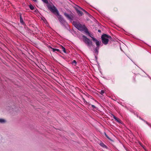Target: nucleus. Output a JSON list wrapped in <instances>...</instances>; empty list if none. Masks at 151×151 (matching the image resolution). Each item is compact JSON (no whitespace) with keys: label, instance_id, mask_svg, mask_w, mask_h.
I'll return each instance as SVG.
<instances>
[{"label":"nucleus","instance_id":"obj_1","mask_svg":"<svg viewBox=\"0 0 151 151\" xmlns=\"http://www.w3.org/2000/svg\"><path fill=\"white\" fill-rule=\"evenodd\" d=\"M112 39L111 36L106 34L102 35L101 36L102 42L105 45L107 44L109 41V39L111 40Z\"/></svg>","mask_w":151,"mask_h":151},{"label":"nucleus","instance_id":"obj_2","mask_svg":"<svg viewBox=\"0 0 151 151\" xmlns=\"http://www.w3.org/2000/svg\"><path fill=\"white\" fill-rule=\"evenodd\" d=\"M47 8L53 13L55 14H56L57 15H59V13L58 11L55 7L52 4H48L47 5Z\"/></svg>","mask_w":151,"mask_h":151},{"label":"nucleus","instance_id":"obj_3","mask_svg":"<svg viewBox=\"0 0 151 151\" xmlns=\"http://www.w3.org/2000/svg\"><path fill=\"white\" fill-rule=\"evenodd\" d=\"M58 18L61 25L68 30H69V27L68 24L62 16L61 15H59Z\"/></svg>","mask_w":151,"mask_h":151},{"label":"nucleus","instance_id":"obj_4","mask_svg":"<svg viewBox=\"0 0 151 151\" xmlns=\"http://www.w3.org/2000/svg\"><path fill=\"white\" fill-rule=\"evenodd\" d=\"M83 40L85 44L88 47H91L92 45V42L85 35L82 36Z\"/></svg>","mask_w":151,"mask_h":151},{"label":"nucleus","instance_id":"obj_5","mask_svg":"<svg viewBox=\"0 0 151 151\" xmlns=\"http://www.w3.org/2000/svg\"><path fill=\"white\" fill-rule=\"evenodd\" d=\"M76 28L80 31H84L85 32V31L87 28L86 27L84 24H82L80 23H76Z\"/></svg>","mask_w":151,"mask_h":151},{"label":"nucleus","instance_id":"obj_6","mask_svg":"<svg viewBox=\"0 0 151 151\" xmlns=\"http://www.w3.org/2000/svg\"><path fill=\"white\" fill-rule=\"evenodd\" d=\"M81 9L82 8L76 5V12L79 16H81L83 14L81 11Z\"/></svg>","mask_w":151,"mask_h":151},{"label":"nucleus","instance_id":"obj_7","mask_svg":"<svg viewBox=\"0 0 151 151\" xmlns=\"http://www.w3.org/2000/svg\"><path fill=\"white\" fill-rule=\"evenodd\" d=\"M65 16L70 20L72 21L73 20V17L72 16L66 13H64Z\"/></svg>","mask_w":151,"mask_h":151},{"label":"nucleus","instance_id":"obj_8","mask_svg":"<svg viewBox=\"0 0 151 151\" xmlns=\"http://www.w3.org/2000/svg\"><path fill=\"white\" fill-rule=\"evenodd\" d=\"M92 40L93 41L95 42L96 44V46L98 47H99L100 46V44L101 43V42L98 41L95 38H93Z\"/></svg>","mask_w":151,"mask_h":151},{"label":"nucleus","instance_id":"obj_9","mask_svg":"<svg viewBox=\"0 0 151 151\" xmlns=\"http://www.w3.org/2000/svg\"><path fill=\"white\" fill-rule=\"evenodd\" d=\"M85 33H86V35H88L89 36L91 37L92 39L93 38H94L93 37V35L90 33L88 31V29H86V30L85 31Z\"/></svg>","mask_w":151,"mask_h":151},{"label":"nucleus","instance_id":"obj_10","mask_svg":"<svg viewBox=\"0 0 151 151\" xmlns=\"http://www.w3.org/2000/svg\"><path fill=\"white\" fill-rule=\"evenodd\" d=\"M6 122V121L5 119L0 118V123L3 124L5 123Z\"/></svg>","mask_w":151,"mask_h":151},{"label":"nucleus","instance_id":"obj_11","mask_svg":"<svg viewBox=\"0 0 151 151\" xmlns=\"http://www.w3.org/2000/svg\"><path fill=\"white\" fill-rule=\"evenodd\" d=\"M81 99H82L83 101L86 104H89V103L86 101L85 99L83 97L82 95H80Z\"/></svg>","mask_w":151,"mask_h":151},{"label":"nucleus","instance_id":"obj_12","mask_svg":"<svg viewBox=\"0 0 151 151\" xmlns=\"http://www.w3.org/2000/svg\"><path fill=\"white\" fill-rule=\"evenodd\" d=\"M50 48L52 49L53 51L54 52H55V51H57L58 52H60V50L59 49H54V48H52V47H50Z\"/></svg>","mask_w":151,"mask_h":151},{"label":"nucleus","instance_id":"obj_13","mask_svg":"<svg viewBox=\"0 0 151 151\" xmlns=\"http://www.w3.org/2000/svg\"><path fill=\"white\" fill-rule=\"evenodd\" d=\"M142 120H143L147 124L148 126H149L150 127H151V124H149L148 123L147 121L145 120H143L142 119Z\"/></svg>","mask_w":151,"mask_h":151},{"label":"nucleus","instance_id":"obj_14","mask_svg":"<svg viewBox=\"0 0 151 151\" xmlns=\"http://www.w3.org/2000/svg\"><path fill=\"white\" fill-rule=\"evenodd\" d=\"M142 120H143L147 124L148 126H149L150 127H151V124H149L148 123L147 121L145 120H143L142 119Z\"/></svg>","mask_w":151,"mask_h":151},{"label":"nucleus","instance_id":"obj_15","mask_svg":"<svg viewBox=\"0 0 151 151\" xmlns=\"http://www.w3.org/2000/svg\"><path fill=\"white\" fill-rule=\"evenodd\" d=\"M29 7L30 9L32 10H33L34 9V7L31 4H30L29 5Z\"/></svg>","mask_w":151,"mask_h":151},{"label":"nucleus","instance_id":"obj_16","mask_svg":"<svg viewBox=\"0 0 151 151\" xmlns=\"http://www.w3.org/2000/svg\"><path fill=\"white\" fill-rule=\"evenodd\" d=\"M20 22L22 24H24V22L23 19H20Z\"/></svg>","mask_w":151,"mask_h":151},{"label":"nucleus","instance_id":"obj_17","mask_svg":"<svg viewBox=\"0 0 151 151\" xmlns=\"http://www.w3.org/2000/svg\"><path fill=\"white\" fill-rule=\"evenodd\" d=\"M42 1L44 3L48 4V0H42Z\"/></svg>","mask_w":151,"mask_h":151},{"label":"nucleus","instance_id":"obj_18","mask_svg":"<svg viewBox=\"0 0 151 151\" xmlns=\"http://www.w3.org/2000/svg\"><path fill=\"white\" fill-rule=\"evenodd\" d=\"M62 49L63 50V51L65 52V53H66V50H65V48L64 47H63V46H62Z\"/></svg>","mask_w":151,"mask_h":151},{"label":"nucleus","instance_id":"obj_19","mask_svg":"<svg viewBox=\"0 0 151 151\" xmlns=\"http://www.w3.org/2000/svg\"><path fill=\"white\" fill-rule=\"evenodd\" d=\"M81 10L82 11H83V12H84L86 14H88L89 13L88 12H87V11H86V10H85L84 9H81Z\"/></svg>","mask_w":151,"mask_h":151},{"label":"nucleus","instance_id":"obj_20","mask_svg":"<svg viewBox=\"0 0 151 151\" xmlns=\"http://www.w3.org/2000/svg\"><path fill=\"white\" fill-rule=\"evenodd\" d=\"M114 10L115 12L117 11L118 10V9L117 7H114Z\"/></svg>","mask_w":151,"mask_h":151},{"label":"nucleus","instance_id":"obj_21","mask_svg":"<svg viewBox=\"0 0 151 151\" xmlns=\"http://www.w3.org/2000/svg\"><path fill=\"white\" fill-rule=\"evenodd\" d=\"M76 91H79L81 92V91H82L79 88H77V87H76Z\"/></svg>","mask_w":151,"mask_h":151},{"label":"nucleus","instance_id":"obj_22","mask_svg":"<svg viewBox=\"0 0 151 151\" xmlns=\"http://www.w3.org/2000/svg\"><path fill=\"white\" fill-rule=\"evenodd\" d=\"M117 122L119 123H121V121L119 119L117 118L115 120Z\"/></svg>","mask_w":151,"mask_h":151},{"label":"nucleus","instance_id":"obj_23","mask_svg":"<svg viewBox=\"0 0 151 151\" xmlns=\"http://www.w3.org/2000/svg\"><path fill=\"white\" fill-rule=\"evenodd\" d=\"M105 92V91L103 90H102L99 93L103 95Z\"/></svg>","mask_w":151,"mask_h":151},{"label":"nucleus","instance_id":"obj_24","mask_svg":"<svg viewBox=\"0 0 151 151\" xmlns=\"http://www.w3.org/2000/svg\"><path fill=\"white\" fill-rule=\"evenodd\" d=\"M101 145L103 147H106V146L104 143H103L101 144Z\"/></svg>","mask_w":151,"mask_h":151},{"label":"nucleus","instance_id":"obj_25","mask_svg":"<svg viewBox=\"0 0 151 151\" xmlns=\"http://www.w3.org/2000/svg\"><path fill=\"white\" fill-rule=\"evenodd\" d=\"M105 136H106V137L109 139V140H111V139L110 138V137L107 135L105 133Z\"/></svg>","mask_w":151,"mask_h":151},{"label":"nucleus","instance_id":"obj_26","mask_svg":"<svg viewBox=\"0 0 151 151\" xmlns=\"http://www.w3.org/2000/svg\"><path fill=\"white\" fill-rule=\"evenodd\" d=\"M91 106L93 109L96 108V106L93 105H91Z\"/></svg>","mask_w":151,"mask_h":151},{"label":"nucleus","instance_id":"obj_27","mask_svg":"<svg viewBox=\"0 0 151 151\" xmlns=\"http://www.w3.org/2000/svg\"><path fill=\"white\" fill-rule=\"evenodd\" d=\"M112 115H113V118L115 119V120L117 118L115 116H114V115H113V114H112Z\"/></svg>","mask_w":151,"mask_h":151},{"label":"nucleus","instance_id":"obj_28","mask_svg":"<svg viewBox=\"0 0 151 151\" xmlns=\"http://www.w3.org/2000/svg\"><path fill=\"white\" fill-rule=\"evenodd\" d=\"M73 25L74 26L76 27V23L74 22H73Z\"/></svg>","mask_w":151,"mask_h":151},{"label":"nucleus","instance_id":"obj_29","mask_svg":"<svg viewBox=\"0 0 151 151\" xmlns=\"http://www.w3.org/2000/svg\"><path fill=\"white\" fill-rule=\"evenodd\" d=\"M99 47H98L97 46L96 47V50H99Z\"/></svg>","mask_w":151,"mask_h":151},{"label":"nucleus","instance_id":"obj_30","mask_svg":"<svg viewBox=\"0 0 151 151\" xmlns=\"http://www.w3.org/2000/svg\"><path fill=\"white\" fill-rule=\"evenodd\" d=\"M20 19H22V15L21 14H20Z\"/></svg>","mask_w":151,"mask_h":151},{"label":"nucleus","instance_id":"obj_31","mask_svg":"<svg viewBox=\"0 0 151 151\" xmlns=\"http://www.w3.org/2000/svg\"><path fill=\"white\" fill-rule=\"evenodd\" d=\"M73 63H74L76 64V60H74L73 62Z\"/></svg>","mask_w":151,"mask_h":151},{"label":"nucleus","instance_id":"obj_32","mask_svg":"<svg viewBox=\"0 0 151 151\" xmlns=\"http://www.w3.org/2000/svg\"><path fill=\"white\" fill-rule=\"evenodd\" d=\"M95 51H96V52H97V53L98 52V50H95Z\"/></svg>","mask_w":151,"mask_h":151},{"label":"nucleus","instance_id":"obj_33","mask_svg":"<svg viewBox=\"0 0 151 151\" xmlns=\"http://www.w3.org/2000/svg\"><path fill=\"white\" fill-rule=\"evenodd\" d=\"M98 31L99 32H101V30H99H99H98Z\"/></svg>","mask_w":151,"mask_h":151},{"label":"nucleus","instance_id":"obj_34","mask_svg":"<svg viewBox=\"0 0 151 151\" xmlns=\"http://www.w3.org/2000/svg\"><path fill=\"white\" fill-rule=\"evenodd\" d=\"M33 1H34L35 2L37 1V0H33Z\"/></svg>","mask_w":151,"mask_h":151},{"label":"nucleus","instance_id":"obj_35","mask_svg":"<svg viewBox=\"0 0 151 151\" xmlns=\"http://www.w3.org/2000/svg\"><path fill=\"white\" fill-rule=\"evenodd\" d=\"M80 95V94L79 93H78L77 94V95Z\"/></svg>","mask_w":151,"mask_h":151},{"label":"nucleus","instance_id":"obj_36","mask_svg":"<svg viewBox=\"0 0 151 151\" xmlns=\"http://www.w3.org/2000/svg\"><path fill=\"white\" fill-rule=\"evenodd\" d=\"M77 68H78V67H76V69H77Z\"/></svg>","mask_w":151,"mask_h":151},{"label":"nucleus","instance_id":"obj_37","mask_svg":"<svg viewBox=\"0 0 151 151\" xmlns=\"http://www.w3.org/2000/svg\"><path fill=\"white\" fill-rule=\"evenodd\" d=\"M89 105H90L91 104H89Z\"/></svg>","mask_w":151,"mask_h":151}]
</instances>
